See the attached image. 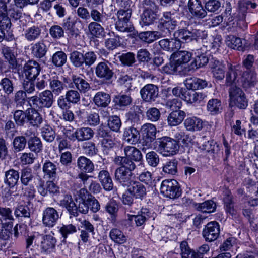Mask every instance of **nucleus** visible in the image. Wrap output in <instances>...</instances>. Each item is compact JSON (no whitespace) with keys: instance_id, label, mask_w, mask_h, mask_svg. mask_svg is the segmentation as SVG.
Masks as SVG:
<instances>
[{"instance_id":"f257e3e1","label":"nucleus","mask_w":258,"mask_h":258,"mask_svg":"<svg viewBox=\"0 0 258 258\" xmlns=\"http://www.w3.org/2000/svg\"><path fill=\"white\" fill-rule=\"evenodd\" d=\"M186 89L184 92L183 100L190 104H198L206 98L205 93L195 91L197 89H201L206 87L208 82L203 79L196 77L187 78L184 82Z\"/></svg>"},{"instance_id":"f03ea898","label":"nucleus","mask_w":258,"mask_h":258,"mask_svg":"<svg viewBox=\"0 0 258 258\" xmlns=\"http://www.w3.org/2000/svg\"><path fill=\"white\" fill-rule=\"evenodd\" d=\"M20 179L21 185L17 188L18 194L30 201L35 196V189L33 183L35 176L31 169L25 168L21 170Z\"/></svg>"},{"instance_id":"7ed1b4c3","label":"nucleus","mask_w":258,"mask_h":258,"mask_svg":"<svg viewBox=\"0 0 258 258\" xmlns=\"http://www.w3.org/2000/svg\"><path fill=\"white\" fill-rule=\"evenodd\" d=\"M54 102V97L52 91L45 90L38 95H34L28 97V102L31 107L36 108L37 110H42L44 108H50Z\"/></svg>"},{"instance_id":"20e7f679","label":"nucleus","mask_w":258,"mask_h":258,"mask_svg":"<svg viewBox=\"0 0 258 258\" xmlns=\"http://www.w3.org/2000/svg\"><path fill=\"white\" fill-rule=\"evenodd\" d=\"M208 36L205 31L192 28H181L174 32L173 36L177 38L180 43L189 42L195 40L197 42L205 39Z\"/></svg>"},{"instance_id":"39448f33","label":"nucleus","mask_w":258,"mask_h":258,"mask_svg":"<svg viewBox=\"0 0 258 258\" xmlns=\"http://www.w3.org/2000/svg\"><path fill=\"white\" fill-rule=\"evenodd\" d=\"M178 21L173 14L170 12L163 13L157 26L158 33L161 37H169L172 32L176 28Z\"/></svg>"},{"instance_id":"423d86ee","label":"nucleus","mask_w":258,"mask_h":258,"mask_svg":"<svg viewBox=\"0 0 258 258\" xmlns=\"http://www.w3.org/2000/svg\"><path fill=\"white\" fill-rule=\"evenodd\" d=\"M158 151L164 157L175 155L179 151V146L174 139L165 136L158 139Z\"/></svg>"},{"instance_id":"0eeeda50","label":"nucleus","mask_w":258,"mask_h":258,"mask_svg":"<svg viewBox=\"0 0 258 258\" xmlns=\"http://www.w3.org/2000/svg\"><path fill=\"white\" fill-rule=\"evenodd\" d=\"M160 192L165 197L176 199L181 196L182 190L176 180L165 179L161 184Z\"/></svg>"},{"instance_id":"6e6552de","label":"nucleus","mask_w":258,"mask_h":258,"mask_svg":"<svg viewBox=\"0 0 258 258\" xmlns=\"http://www.w3.org/2000/svg\"><path fill=\"white\" fill-rule=\"evenodd\" d=\"M230 104L239 109H244L248 106V100L242 89L237 86H232L229 91Z\"/></svg>"},{"instance_id":"1a4fd4ad","label":"nucleus","mask_w":258,"mask_h":258,"mask_svg":"<svg viewBox=\"0 0 258 258\" xmlns=\"http://www.w3.org/2000/svg\"><path fill=\"white\" fill-rule=\"evenodd\" d=\"M95 72L96 76L104 81H110L114 74L112 64L107 60L99 62Z\"/></svg>"},{"instance_id":"9d476101","label":"nucleus","mask_w":258,"mask_h":258,"mask_svg":"<svg viewBox=\"0 0 258 258\" xmlns=\"http://www.w3.org/2000/svg\"><path fill=\"white\" fill-rule=\"evenodd\" d=\"M66 80V78L57 76L50 77L49 79V91H52L53 95L58 96L62 94L67 89Z\"/></svg>"},{"instance_id":"9b49d317","label":"nucleus","mask_w":258,"mask_h":258,"mask_svg":"<svg viewBox=\"0 0 258 258\" xmlns=\"http://www.w3.org/2000/svg\"><path fill=\"white\" fill-rule=\"evenodd\" d=\"M220 226L216 221L209 222L203 229L202 234L206 241L212 242L219 236Z\"/></svg>"},{"instance_id":"f8f14e48","label":"nucleus","mask_w":258,"mask_h":258,"mask_svg":"<svg viewBox=\"0 0 258 258\" xmlns=\"http://www.w3.org/2000/svg\"><path fill=\"white\" fill-rule=\"evenodd\" d=\"M141 97L146 102H152L155 101L159 95V88L153 84L145 85L140 90Z\"/></svg>"},{"instance_id":"ddd939ff","label":"nucleus","mask_w":258,"mask_h":258,"mask_svg":"<svg viewBox=\"0 0 258 258\" xmlns=\"http://www.w3.org/2000/svg\"><path fill=\"white\" fill-rule=\"evenodd\" d=\"M59 218V214L56 209L52 207H47L42 213V223L49 228L53 227Z\"/></svg>"},{"instance_id":"4468645a","label":"nucleus","mask_w":258,"mask_h":258,"mask_svg":"<svg viewBox=\"0 0 258 258\" xmlns=\"http://www.w3.org/2000/svg\"><path fill=\"white\" fill-rule=\"evenodd\" d=\"M188 9L191 15L197 19H203L207 16V12L205 10L201 0H188Z\"/></svg>"},{"instance_id":"2eb2a0df","label":"nucleus","mask_w":258,"mask_h":258,"mask_svg":"<svg viewBox=\"0 0 258 258\" xmlns=\"http://www.w3.org/2000/svg\"><path fill=\"white\" fill-rule=\"evenodd\" d=\"M23 71L28 80H35L40 74L41 67L36 61L30 60L24 64Z\"/></svg>"},{"instance_id":"dca6fc26","label":"nucleus","mask_w":258,"mask_h":258,"mask_svg":"<svg viewBox=\"0 0 258 258\" xmlns=\"http://www.w3.org/2000/svg\"><path fill=\"white\" fill-rule=\"evenodd\" d=\"M71 84L76 89L81 93H85L91 89L90 84L85 79V77L82 75H73L71 77Z\"/></svg>"},{"instance_id":"f3484780","label":"nucleus","mask_w":258,"mask_h":258,"mask_svg":"<svg viewBox=\"0 0 258 258\" xmlns=\"http://www.w3.org/2000/svg\"><path fill=\"white\" fill-rule=\"evenodd\" d=\"M127 185V191L132 194L135 199L142 200L146 195V188L145 186L139 181L132 180Z\"/></svg>"},{"instance_id":"a211bd4d","label":"nucleus","mask_w":258,"mask_h":258,"mask_svg":"<svg viewBox=\"0 0 258 258\" xmlns=\"http://www.w3.org/2000/svg\"><path fill=\"white\" fill-rule=\"evenodd\" d=\"M133 175L132 172H130L119 167L115 171V180L121 186L126 187L133 180H132Z\"/></svg>"},{"instance_id":"6ab92c4d","label":"nucleus","mask_w":258,"mask_h":258,"mask_svg":"<svg viewBox=\"0 0 258 258\" xmlns=\"http://www.w3.org/2000/svg\"><path fill=\"white\" fill-rule=\"evenodd\" d=\"M33 132L30 130L26 131L24 135L15 137L13 141V149L15 153H17L23 151L26 147L27 143V140L26 137H28L32 135Z\"/></svg>"},{"instance_id":"aec40b11","label":"nucleus","mask_w":258,"mask_h":258,"mask_svg":"<svg viewBox=\"0 0 258 258\" xmlns=\"http://www.w3.org/2000/svg\"><path fill=\"white\" fill-rule=\"evenodd\" d=\"M159 45L164 50L173 52L180 48L181 43L177 38L163 39L159 41Z\"/></svg>"},{"instance_id":"412c9836","label":"nucleus","mask_w":258,"mask_h":258,"mask_svg":"<svg viewBox=\"0 0 258 258\" xmlns=\"http://www.w3.org/2000/svg\"><path fill=\"white\" fill-rule=\"evenodd\" d=\"M194 60L190 63L189 68L185 69V72H189L191 70H194L206 66L209 61V57L206 53L200 54L199 50H197Z\"/></svg>"},{"instance_id":"4be33fe9","label":"nucleus","mask_w":258,"mask_h":258,"mask_svg":"<svg viewBox=\"0 0 258 258\" xmlns=\"http://www.w3.org/2000/svg\"><path fill=\"white\" fill-rule=\"evenodd\" d=\"M132 98L130 95L119 94L115 95L113 99V102L116 109L124 110L126 107L131 105Z\"/></svg>"},{"instance_id":"5701e85b","label":"nucleus","mask_w":258,"mask_h":258,"mask_svg":"<svg viewBox=\"0 0 258 258\" xmlns=\"http://www.w3.org/2000/svg\"><path fill=\"white\" fill-rule=\"evenodd\" d=\"M257 83L256 74L252 71H247L243 73L241 83L245 90L255 86Z\"/></svg>"},{"instance_id":"b1692460","label":"nucleus","mask_w":258,"mask_h":258,"mask_svg":"<svg viewBox=\"0 0 258 258\" xmlns=\"http://www.w3.org/2000/svg\"><path fill=\"white\" fill-rule=\"evenodd\" d=\"M59 205L65 208L70 215L73 216H78V208L71 195H66L59 201Z\"/></svg>"},{"instance_id":"393cba45","label":"nucleus","mask_w":258,"mask_h":258,"mask_svg":"<svg viewBox=\"0 0 258 258\" xmlns=\"http://www.w3.org/2000/svg\"><path fill=\"white\" fill-rule=\"evenodd\" d=\"M186 113L180 110H176L170 113L167 117L168 124L171 126H175L182 123L185 118Z\"/></svg>"},{"instance_id":"a878e982","label":"nucleus","mask_w":258,"mask_h":258,"mask_svg":"<svg viewBox=\"0 0 258 258\" xmlns=\"http://www.w3.org/2000/svg\"><path fill=\"white\" fill-rule=\"evenodd\" d=\"M56 243V239L53 235L50 234L44 235L40 245L42 252L47 254L53 251Z\"/></svg>"},{"instance_id":"bb28decb","label":"nucleus","mask_w":258,"mask_h":258,"mask_svg":"<svg viewBox=\"0 0 258 258\" xmlns=\"http://www.w3.org/2000/svg\"><path fill=\"white\" fill-rule=\"evenodd\" d=\"M113 161L119 167L130 172H132L136 167L134 161L126 157L117 156L115 157Z\"/></svg>"},{"instance_id":"cd10ccee","label":"nucleus","mask_w":258,"mask_h":258,"mask_svg":"<svg viewBox=\"0 0 258 258\" xmlns=\"http://www.w3.org/2000/svg\"><path fill=\"white\" fill-rule=\"evenodd\" d=\"M31 55L36 58H42L44 57L48 50L46 45L42 41H38L31 45Z\"/></svg>"},{"instance_id":"c85d7f7f","label":"nucleus","mask_w":258,"mask_h":258,"mask_svg":"<svg viewBox=\"0 0 258 258\" xmlns=\"http://www.w3.org/2000/svg\"><path fill=\"white\" fill-rule=\"evenodd\" d=\"M192 55V53L189 51L181 50L173 53L171 59L175 60L183 70V65L190 60Z\"/></svg>"},{"instance_id":"c756f323","label":"nucleus","mask_w":258,"mask_h":258,"mask_svg":"<svg viewBox=\"0 0 258 258\" xmlns=\"http://www.w3.org/2000/svg\"><path fill=\"white\" fill-rule=\"evenodd\" d=\"M77 166L81 171L85 173H91L94 170V165L92 161L83 156L78 158Z\"/></svg>"},{"instance_id":"7c9ffc66","label":"nucleus","mask_w":258,"mask_h":258,"mask_svg":"<svg viewBox=\"0 0 258 258\" xmlns=\"http://www.w3.org/2000/svg\"><path fill=\"white\" fill-rule=\"evenodd\" d=\"M123 136L124 140L132 145L137 143L140 137L139 131L133 126L126 128L124 131Z\"/></svg>"},{"instance_id":"2f4dec72","label":"nucleus","mask_w":258,"mask_h":258,"mask_svg":"<svg viewBox=\"0 0 258 258\" xmlns=\"http://www.w3.org/2000/svg\"><path fill=\"white\" fill-rule=\"evenodd\" d=\"M158 11H143L140 24L143 27L153 24L157 19Z\"/></svg>"},{"instance_id":"473e14b6","label":"nucleus","mask_w":258,"mask_h":258,"mask_svg":"<svg viewBox=\"0 0 258 258\" xmlns=\"http://www.w3.org/2000/svg\"><path fill=\"white\" fill-rule=\"evenodd\" d=\"M20 178L18 171L10 169L5 173L4 183L10 188L14 187Z\"/></svg>"},{"instance_id":"72a5a7b5","label":"nucleus","mask_w":258,"mask_h":258,"mask_svg":"<svg viewBox=\"0 0 258 258\" xmlns=\"http://www.w3.org/2000/svg\"><path fill=\"white\" fill-rule=\"evenodd\" d=\"M98 178L105 190L110 191L113 189V184L112 178L108 171L101 170L98 174Z\"/></svg>"},{"instance_id":"f704fd0d","label":"nucleus","mask_w":258,"mask_h":258,"mask_svg":"<svg viewBox=\"0 0 258 258\" xmlns=\"http://www.w3.org/2000/svg\"><path fill=\"white\" fill-rule=\"evenodd\" d=\"M15 49L13 47H10L7 46L2 47L1 51L2 54L7 60L11 68L14 69L16 66V54L15 51Z\"/></svg>"},{"instance_id":"c9c22d12","label":"nucleus","mask_w":258,"mask_h":258,"mask_svg":"<svg viewBox=\"0 0 258 258\" xmlns=\"http://www.w3.org/2000/svg\"><path fill=\"white\" fill-rule=\"evenodd\" d=\"M111 101V97L109 94L104 92H98L93 98V102L98 107H106Z\"/></svg>"},{"instance_id":"e433bc0d","label":"nucleus","mask_w":258,"mask_h":258,"mask_svg":"<svg viewBox=\"0 0 258 258\" xmlns=\"http://www.w3.org/2000/svg\"><path fill=\"white\" fill-rule=\"evenodd\" d=\"M125 156L131 159L134 162H140L142 160L143 156L141 151L134 146H127L123 149Z\"/></svg>"},{"instance_id":"4c0bfd02","label":"nucleus","mask_w":258,"mask_h":258,"mask_svg":"<svg viewBox=\"0 0 258 258\" xmlns=\"http://www.w3.org/2000/svg\"><path fill=\"white\" fill-rule=\"evenodd\" d=\"M36 108L32 107L31 108L27 109V117L30 123L35 126H38L43 121L42 117L41 114L38 112Z\"/></svg>"},{"instance_id":"58836bf2","label":"nucleus","mask_w":258,"mask_h":258,"mask_svg":"<svg viewBox=\"0 0 258 258\" xmlns=\"http://www.w3.org/2000/svg\"><path fill=\"white\" fill-rule=\"evenodd\" d=\"M57 167L55 164L50 161L45 160L42 167V171L44 176L51 179H54L56 177Z\"/></svg>"},{"instance_id":"ea45409f","label":"nucleus","mask_w":258,"mask_h":258,"mask_svg":"<svg viewBox=\"0 0 258 258\" xmlns=\"http://www.w3.org/2000/svg\"><path fill=\"white\" fill-rule=\"evenodd\" d=\"M77 140L79 142L89 140L91 139L94 135L93 130L88 127H81L75 131Z\"/></svg>"},{"instance_id":"a19ab883","label":"nucleus","mask_w":258,"mask_h":258,"mask_svg":"<svg viewBox=\"0 0 258 258\" xmlns=\"http://www.w3.org/2000/svg\"><path fill=\"white\" fill-rule=\"evenodd\" d=\"M41 34V29L37 26H33L25 31L24 37L28 41H34L39 39Z\"/></svg>"},{"instance_id":"79ce46f5","label":"nucleus","mask_w":258,"mask_h":258,"mask_svg":"<svg viewBox=\"0 0 258 258\" xmlns=\"http://www.w3.org/2000/svg\"><path fill=\"white\" fill-rule=\"evenodd\" d=\"M32 134L33 136L30 137L27 141L28 147L31 151L37 153L42 150V144L39 138L33 133Z\"/></svg>"},{"instance_id":"37998d69","label":"nucleus","mask_w":258,"mask_h":258,"mask_svg":"<svg viewBox=\"0 0 258 258\" xmlns=\"http://www.w3.org/2000/svg\"><path fill=\"white\" fill-rule=\"evenodd\" d=\"M75 22L72 20L70 17L63 20L62 23L63 29L70 37H76L78 35L77 30L75 29Z\"/></svg>"},{"instance_id":"c03bdc74","label":"nucleus","mask_w":258,"mask_h":258,"mask_svg":"<svg viewBox=\"0 0 258 258\" xmlns=\"http://www.w3.org/2000/svg\"><path fill=\"white\" fill-rule=\"evenodd\" d=\"M178 161L175 159L165 162L162 166V171L165 174L174 175L177 173Z\"/></svg>"},{"instance_id":"a18cd8bd","label":"nucleus","mask_w":258,"mask_h":258,"mask_svg":"<svg viewBox=\"0 0 258 258\" xmlns=\"http://www.w3.org/2000/svg\"><path fill=\"white\" fill-rule=\"evenodd\" d=\"M184 125L188 131H199L203 127V122L196 117H189L185 120Z\"/></svg>"},{"instance_id":"49530a36","label":"nucleus","mask_w":258,"mask_h":258,"mask_svg":"<svg viewBox=\"0 0 258 258\" xmlns=\"http://www.w3.org/2000/svg\"><path fill=\"white\" fill-rule=\"evenodd\" d=\"M143 137L155 140L157 130L156 126L151 123H145L141 128Z\"/></svg>"},{"instance_id":"de8ad7c7","label":"nucleus","mask_w":258,"mask_h":258,"mask_svg":"<svg viewBox=\"0 0 258 258\" xmlns=\"http://www.w3.org/2000/svg\"><path fill=\"white\" fill-rule=\"evenodd\" d=\"M196 208L203 213H210L215 211L216 204L212 200L206 201L202 203L196 204Z\"/></svg>"},{"instance_id":"09e8293b","label":"nucleus","mask_w":258,"mask_h":258,"mask_svg":"<svg viewBox=\"0 0 258 258\" xmlns=\"http://www.w3.org/2000/svg\"><path fill=\"white\" fill-rule=\"evenodd\" d=\"M0 223L4 225L13 224L14 218L12 215V211L9 208L0 207Z\"/></svg>"},{"instance_id":"8fccbe9b","label":"nucleus","mask_w":258,"mask_h":258,"mask_svg":"<svg viewBox=\"0 0 258 258\" xmlns=\"http://www.w3.org/2000/svg\"><path fill=\"white\" fill-rule=\"evenodd\" d=\"M12 98L17 108H23V106L25 104L26 101L28 102L26 92L22 90L17 91L14 93Z\"/></svg>"},{"instance_id":"3c124183","label":"nucleus","mask_w":258,"mask_h":258,"mask_svg":"<svg viewBox=\"0 0 258 258\" xmlns=\"http://www.w3.org/2000/svg\"><path fill=\"white\" fill-rule=\"evenodd\" d=\"M226 43L228 47L239 51H243L244 47L241 38L234 35H229L226 38Z\"/></svg>"},{"instance_id":"603ef678","label":"nucleus","mask_w":258,"mask_h":258,"mask_svg":"<svg viewBox=\"0 0 258 258\" xmlns=\"http://www.w3.org/2000/svg\"><path fill=\"white\" fill-rule=\"evenodd\" d=\"M109 236L113 241L119 244H123L127 240L126 236L121 230L117 228H113L111 230Z\"/></svg>"},{"instance_id":"864d4df0","label":"nucleus","mask_w":258,"mask_h":258,"mask_svg":"<svg viewBox=\"0 0 258 258\" xmlns=\"http://www.w3.org/2000/svg\"><path fill=\"white\" fill-rule=\"evenodd\" d=\"M8 15H9L11 19L15 21H19L18 24L21 25H25L26 21L23 19V13L21 11L14 7L10 8L8 9Z\"/></svg>"},{"instance_id":"5fc2aeb1","label":"nucleus","mask_w":258,"mask_h":258,"mask_svg":"<svg viewBox=\"0 0 258 258\" xmlns=\"http://www.w3.org/2000/svg\"><path fill=\"white\" fill-rule=\"evenodd\" d=\"M14 214L18 218H24L29 219L31 214V210L28 205H20L16 207Z\"/></svg>"},{"instance_id":"6e6d98bb","label":"nucleus","mask_w":258,"mask_h":258,"mask_svg":"<svg viewBox=\"0 0 258 258\" xmlns=\"http://www.w3.org/2000/svg\"><path fill=\"white\" fill-rule=\"evenodd\" d=\"M41 134L43 139L49 143L53 142L56 137L55 132L48 124H46L41 128Z\"/></svg>"},{"instance_id":"4d7b16f0","label":"nucleus","mask_w":258,"mask_h":258,"mask_svg":"<svg viewBox=\"0 0 258 258\" xmlns=\"http://www.w3.org/2000/svg\"><path fill=\"white\" fill-rule=\"evenodd\" d=\"M207 110L213 115L220 113L222 110L221 101L217 99H210L207 105Z\"/></svg>"},{"instance_id":"13d9d810","label":"nucleus","mask_w":258,"mask_h":258,"mask_svg":"<svg viewBox=\"0 0 258 258\" xmlns=\"http://www.w3.org/2000/svg\"><path fill=\"white\" fill-rule=\"evenodd\" d=\"M101 23L91 22L88 25V29L92 35L96 37H100L103 35L104 29Z\"/></svg>"},{"instance_id":"bf43d9fd","label":"nucleus","mask_w":258,"mask_h":258,"mask_svg":"<svg viewBox=\"0 0 258 258\" xmlns=\"http://www.w3.org/2000/svg\"><path fill=\"white\" fill-rule=\"evenodd\" d=\"M150 217L149 210L146 208H142L140 214L135 215L134 221L137 227L143 226L144 225L145 222Z\"/></svg>"},{"instance_id":"052dcab7","label":"nucleus","mask_w":258,"mask_h":258,"mask_svg":"<svg viewBox=\"0 0 258 258\" xmlns=\"http://www.w3.org/2000/svg\"><path fill=\"white\" fill-rule=\"evenodd\" d=\"M70 59L72 64L76 68H80L84 65L83 53L74 51L70 53Z\"/></svg>"},{"instance_id":"680f3d73","label":"nucleus","mask_w":258,"mask_h":258,"mask_svg":"<svg viewBox=\"0 0 258 258\" xmlns=\"http://www.w3.org/2000/svg\"><path fill=\"white\" fill-rule=\"evenodd\" d=\"M0 86L3 92L7 95L12 94L14 90V83L12 80L7 77H4L1 80Z\"/></svg>"},{"instance_id":"e2e57ef3","label":"nucleus","mask_w":258,"mask_h":258,"mask_svg":"<svg viewBox=\"0 0 258 258\" xmlns=\"http://www.w3.org/2000/svg\"><path fill=\"white\" fill-rule=\"evenodd\" d=\"M158 33V31L143 32L139 34V37L142 41L150 43L161 37L158 33Z\"/></svg>"},{"instance_id":"0e129e2a","label":"nucleus","mask_w":258,"mask_h":258,"mask_svg":"<svg viewBox=\"0 0 258 258\" xmlns=\"http://www.w3.org/2000/svg\"><path fill=\"white\" fill-rule=\"evenodd\" d=\"M102 150L104 154L109 155L113 150L115 143L112 137L103 139L101 141Z\"/></svg>"},{"instance_id":"69168bd1","label":"nucleus","mask_w":258,"mask_h":258,"mask_svg":"<svg viewBox=\"0 0 258 258\" xmlns=\"http://www.w3.org/2000/svg\"><path fill=\"white\" fill-rule=\"evenodd\" d=\"M182 70L177 62L173 59L171 58L170 62L163 67V71L169 74H173L177 72L180 73Z\"/></svg>"},{"instance_id":"338daca9","label":"nucleus","mask_w":258,"mask_h":258,"mask_svg":"<svg viewBox=\"0 0 258 258\" xmlns=\"http://www.w3.org/2000/svg\"><path fill=\"white\" fill-rule=\"evenodd\" d=\"M66 61L67 55L62 51H57L52 55V62L57 67H62Z\"/></svg>"},{"instance_id":"774afa93","label":"nucleus","mask_w":258,"mask_h":258,"mask_svg":"<svg viewBox=\"0 0 258 258\" xmlns=\"http://www.w3.org/2000/svg\"><path fill=\"white\" fill-rule=\"evenodd\" d=\"M120 61L124 66L131 67L136 62L135 55L133 52L122 53L118 56Z\"/></svg>"}]
</instances>
